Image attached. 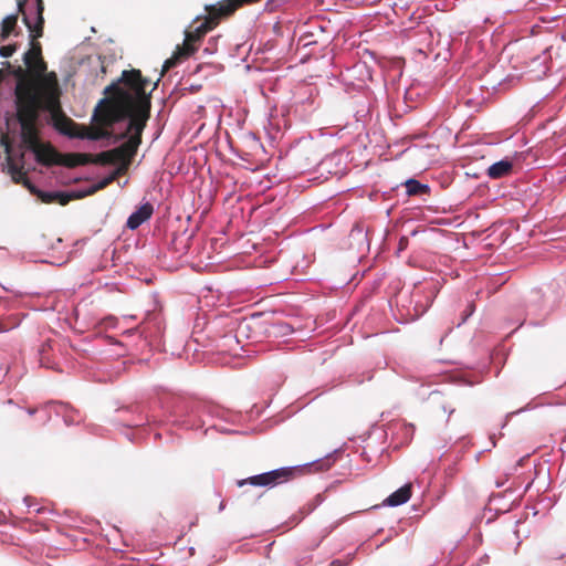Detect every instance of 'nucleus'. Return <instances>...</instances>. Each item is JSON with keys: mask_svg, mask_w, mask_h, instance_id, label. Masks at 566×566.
<instances>
[{"mask_svg": "<svg viewBox=\"0 0 566 566\" xmlns=\"http://www.w3.org/2000/svg\"><path fill=\"white\" fill-rule=\"evenodd\" d=\"M23 62L28 71L21 66L14 69L9 62L2 63L15 77L13 122L18 128L20 144V149L15 150L8 137L2 139L6 151V158L1 163L2 171L9 174L15 184H23L42 202L59 201L61 205H65L74 197L73 193L40 190L25 177L23 171V150L39 155L35 128L38 113L42 109L52 115L57 114L61 108L60 96L62 94L57 75L46 71V63L41 56L39 46H32L24 52Z\"/></svg>", "mask_w": 566, "mask_h": 566, "instance_id": "f257e3e1", "label": "nucleus"}, {"mask_svg": "<svg viewBox=\"0 0 566 566\" xmlns=\"http://www.w3.org/2000/svg\"><path fill=\"white\" fill-rule=\"evenodd\" d=\"M120 81L129 87L138 101L133 107H112L98 115L99 106L104 102L102 99L95 107L93 117L101 116L104 129L92 138H113L114 142L127 139L130 147L137 148L149 117L150 101L147 87L150 85V81L144 78L140 71L137 70L124 71Z\"/></svg>", "mask_w": 566, "mask_h": 566, "instance_id": "f03ea898", "label": "nucleus"}, {"mask_svg": "<svg viewBox=\"0 0 566 566\" xmlns=\"http://www.w3.org/2000/svg\"><path fill=\"white\" fill-rule=\"evenodd\" d=\"M18 11L23 17V22L27 25L31 44L33 40L42 35L43 29V1L42 0H17Z\"/></svg>", "mask_w": 566, "mask_h": 566, "instance_id": "7ed1b4c3", "label": "nucleus"}, {"mask_svg": "<svg viewBox=\"0 0 566 566\" xmlns=\"http://www.w3.org/2000/svg\"><path fill=\"white\" fill-rule=\"evenodd\" d=\"M316 461H313L315 463ZM312 464V462L294 467H282L268 472L249 476L245 480L238 482L239 486L250 484L252 486L273 488L280 483L289 481L295 471L301 470L304 465Z\"/></svg>", "mask_w": 566, "mask_h": 566, "instance_id": "20e7f679", "label": "nucleus"}, {"mask_svg": "<svg viewBox=\"0 0 566 566\" xmlns=\"http://www.w3.org/2000/svg\"><path fill=\"white\" fill-rule=\"evenodd\" d=\"M201 415H207L211 418H218L224 421H234V415L224 410L218 406L213 405H199L196 408H192L189 416L199 417Z\"/></svg>", "mask_w": 566, "mask_h": 566, "instance_id": "39448f33", "label": "nucleus"}, {"mask_svg": "<svg viewBox=\"0 0 566 566\" xmlns=\"http://www.w3.org/2000/svg\"><path fill=\"white\" fill-rule=\"evenodd\" d=\"M154 207L150 202L143 203L137 210L129 214L126 226L129 230H136L153 216Z\"/></svg>", "mask_w": 566, "mask_h": 566, "instance_id": "423d86ee", "label": "nucleus"}, {"mask_svg": "<svg viewBox=\"0 0 566 566\" xmlns=\"http://www.w3.org/2000/svg\"><path fill=\"white\" fill-rule=\"evenodd\" d=\"M411 496L410 484H405L395 492H392L385 501L384 504L390 507L402 505L409 501Z\"/></svg>", "mask_w": 566, "mask_h": 566, "instance_id": "0eeeda50", "label": "nucleus"}, {"mask_svg": "<svg viewBox=\"0 0 566 566\" xmlns=\"http://www.w3.org/2000/svg\"><path fill=\"white\" fill-rule=\"evenodd\" d=\"M513 169V161L509 158L495 161L488 168V176L491 179H500L511 174Z\"/></svg>", "mask_w": 566, "mask_h": 566, "instance_id": "6e6552de", "label": "nucleus"}, {"mask_svg": "<svg viewBox=\"0 0 566 566\" xmlns=\"http://www.w3.org/2000/svg\"><path fill=\"white\" fill-rule=\"evenodd\" d=\"M17 22H18V14H9L7 15L2 22H1V30H0V44L8 41L11 36H17Z\"/></svg>", "mask_w": 566, "mask_h": 566, "instance_id": "1a4fd4ad", "label": "nucleus"}, {"mask_svg": "<svg viewBox=\"0 0 566 566\" xmlns=\"http://www.w3.org/2000/svg\"><path fill=\"white\" fill-rule=\"evenodd\" d=\"M349 239L352 242L357 244V249L361 250L365 247H368L367 233L363 229V227L356 224L352 228L349 232Z\"/></svg>", "mask_w": 566, "mask_h": 566, "instance_id": "9d476101", "label": "nucleus"}, {"mask_svg": "<svg viewBox=\"0 0 566 566\" xmlns=\"http://www.w3.org/2000/svg\"><path fill=\"white\" fill-rule=\"evenodd\" d=\"M406 186V191L409 196H415V195H419V193H426L428 190H429V186L428 185H423L421 182H419L418 180L416 179H408L405 184Z\"/></svg>", "mask_w": 566, "mask_h": 566, "instance_id": "9b49d317", "label": "nucleus"}, {"mask_svg": "<svg viewBox=\"0 0 566 566\" xmlns=\"http://www.w3.org/2000/svg\"><path fill=\"white\" fill-rule=\"evenodd\" d=\"M190 240V237H185L184 234L175 238L172 241V245L176 252L184 254L187 252L188 249V241Z\"/></svg>", "mask_w": 566, "mask_h": 566, "instance_id": "f8f14e48", "label": "nucleus"}, {"mask_svg": "<svg viewBox=\"0 0 566 566\" xmlns=\"http://www.w3.org/2000/svg\"><path fill=\"white\" fill-rule=\"evenodd\" d=\"M116 178V172L111 174L108 177L103 178L102 180L97 181L87 192L86 195L93 193L96 190H99L104 187H106L108 184L114 181Z\"/></svg>", "mask_w": 566, "mask_h": 566, "instance_id": "ddd939ff", "label": "nucleus"}, {"mask_svg": "<svg viewBox=\"0 0 566 566\" xmlns=\"http://www.w3.org/2000/svg\"><path fill=\"white\" fill-rule=\"evenodd\" d=\"M116 178V172L111 174L108 177L103 178L102 180L97 181L87 192L86 195L93 193L96 190H99L104 187H106L108 184L114 181Z\"/></svg>", "mask_w": 566, "mask_h": 566, "instance_id": "4468645a", "label": "nucleus"}, {"mask_svg": "<svg viewBox=\"0 0 566 566\" xmlns=\"http://www.w3.org/2000/svg\"><path fill=\"white\" fill-rule=\"evenodd\" d=\"M17 50V45L15 44H7V45H1L0 46V56L1 57H10Z\"/></svg>", "mask_w": 566, "mask_h": 566, "instance_id": "2eb2a0df", "label": "nucleus"}, {"mask_svg": "<svg viewBox=\"0 0 566 566\" xmlns=\"http://www.w3.org/2000/svg\"><path fill=\"white\" fill-rule=\"evenodd\" d=\"M217 41H218V38H211L209 40V45L207 48H205L203 52L211 55L213 54L216 51H217Z\"/></svg>", "mask_w": 566, "mask_h": 566, "instance_id": "dca6fc26", "label": "nucleus"}, {"mask_svg": "<svg viewBox=\"0 0 566 566\" xmlns=\"http://www.w3.org/2000/svg\"><path fill=\"white\" fill-rule=\"evenodd\" d=\"M530 409H531V407H530V405H527L526 407L521 408V409H518V410H516V411L509 412V413L505 416V422L503 423V426H502V427L504 428V427L506 426V423H507L509 419H510L511 417H513L514 415H518V413L524 412V411L530 410Z\"/></svg>", "mask_w": 566, "mask_h": 566, "instance_id": "f3484780", "label": "nucleus"}, {"mask_svg": "<svg viewBox=\"0 0 566 566\" xmlns=\"http://www.w3.org/2000/svg\"><path fill=\"white\" fill-rule=\"evenodd\" d=\"M408 245V239L406 237L400 238L399 244H398V253L403 251Z\"/></svg>", "mask_w": 566, "mask_h": 566, "instance_id": "a211bd4d", "label": "nucleus"}, {"mask_svg": "<svg viewBox=\"0 0 566 566\" xmlns=\"http://www.w3.org/2000/svg\"><path fill=\"white\" fill-rule=\"evenodd\" d=\"M211 429H216V430H218L219 432H222V433H234L235 432L234 430L227 429L224 427H219V426H216V424H213L211 427Z\"/></svg>", "mask_w": 566, "mask_h": 566, "instance_id": "6ab92c4d", "label": "nucleus"}, {"mask_svg": "<svg viewBox=\"0 0 566 566\" xmlns=\"http://www.w3.org/2000/svg\"><path fill=\"white\" fill-rule=\"evenodd\" d=\"M35 411H36V410H35V409H32V408H29V409L27 410L28 415H30V416H33V415L35 413Z\"/></svg>", "mask_w": 566, "mask_h": 566, "instance_id": "aec40b11", "label": "nucleus"}, {"mask_svg": "<svg viewBox=\"0 0 566 566\" xmlns=\"http://www.w3.org/2000/svg\"><path fill=\"white\" fill-rule=\"evenodd\" d=\"M23 501H24L25 505L30 509L31 507V504L29 503L30 497L27 496L23 499Z\"/></svg>", "mask_w": 566, "mask_h": 566, "instance_id": "412c9836", "label": "nucleus"}, {"mask_svg": "<svg viewBox=\"0 0 566 566\" xmlns=\"http://www.w3.org/2000/svg\"><path fill=\"white\" fill-rule=\"evenodd\" d=\"M3 75H4V70L3 69H0V82L2 81L3 78Z\"/></svg>", "mask_w": 566, "mask_h": 566, "instance_id": "4be33fe9", "label": "nucleus"}, {"mask_svg": "<svg viewBox=\"0 0 566 566\" xmlns=\"http://www.w3.org/2000/svg\"><path fill=\"white\" fill-rule=\"evenodd\" d=\"M490 440H491V446H492V447H495V440H494V437H493V436H491V437H490Z\"/></svg>", "mask_w": 566, "mask_h": 566, "instance_id": "5701e85b", "label": "nucleus"}, {"mask_svg": "<svg viewBox=\"0 0 566 566\" xmlns=\"http://www.w3.org/2000/svg\"><path fill=\"white\" fill-rule=\"evenodd\" d=\"M223 510H224V503H223V502H221V503H220V505H219V511L221 512V511H223Z\"/></svg>", "mask_w": 566, "mask_h": 566, "instance_id": "b1692460", "label": "nucleus"}, {"mask_svg": "<svg viewBox=\"0 0 566 566\" xmlns=\"http://www.w3.org/2000/svg\"><path fill=\"white\" fill-rule=\"evenodd\" d=\"M2 290L7 291V292H12L13 293V291L11 289L7 287V286H2Z\"/></svg>", "mask_w": 566, "mask_h": 566, "instance_id": "393cba45", "label": "nucleus"}, {"mask_svg": "<svg viewBox=\"0 0 566 566\" xmlns=\"http://www.w3.org/2000/svg\"><path fill=\"white\" fill-rule=\"evenodd\" d=\"M7 403H8V405H13V400H12V399H9V400L7 401Z\"/></svg>", "mask_w": 566, "mask_h": 566, "instance_id": "a878e982", "label": "nucleus"}]
</instances>
